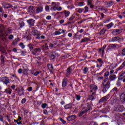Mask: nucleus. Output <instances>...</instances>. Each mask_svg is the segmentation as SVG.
Segmentation results:
<instances>
[{
	"label": "nucleus",
	"mask_w": 125,
	"mask_h": 125,
	"mask_svg": "<svg viewBox=\"0 0 125 125\" xmlns=\"http://www.w3.org/2000/svg\"><path fill=\"white\" fill-rule=\"evenodd\" d=\"M110 84L111 83H110V82H109V78H106L103 82V85H102V88H103V92L105 93V92H107L108 91V90L109 88H110Z\"/></svg>",
	"instance_id": "1"
},
{
	"label": "nucleus",
	"mask_w": 125,
	"mask_h": 125,
	"mask_svg": "<svg viewBox=\"0 0 125 125\" xmlns=\"http://www.w3.org/2000/svg\"><path fill=\"white\" fill-rule=\"evenodd\" d=\"M50 7H51L50 10L53 11H56V10H58V11H61V10H62V7L59 6V3L54 2H52V5H50Z\"/></svg>",
	"instance_id": "2"
},
{
	"label": "nucleus",
	"mask_w": 125,
	"mask_h": 125,
	"mask_svg": "<svg viewBox=\"0 0 125 125\" xmlns=\"http://www.w3.org/2000/svg\"><path fill=\"white\" fill-rule=\"evenodd\" d=\"M27 22L28 24L30 27H33L35 25V20L33 19H31L27 20Z\"/></svg>",
	"instance_id": "3"
},
{
	"label": "nucleus",
	"mask_w": 125,
	"mask_h": 125,
	"mask_svg": "<svg viewBox=\"0 0 125 125\" xmlns=\"http://www.w3.org/2000/svg\"><path fill=\"white\" fill-rule=\"evenodd\" d=\"M110 98V94H108L107 95L104 96L99 101V103H101V102H106L108 101V99Z\"/></svg>",
	"instance_id": "4"
},
{
	"label": "nucleus",
	"mask_w": 125,
	"mask_h": 125,
	"mask_svg": "<svg viewBox=\"0 0 125 125\" xmlns=\"http://www.w3.org/2000/svg\"><path fill=\"white\" fill-rule=\"evenodd\" d=\"M43 11V7L42 6H39L36 7V13H40Z\"/></svg>",
	"instance_id": "5"
},
{
	"label": "nucleus",
	"mask_w": 125,
	"mask_h": 125,
	"mask_svg": "<svg viewBox=\"0 0 125 125\" xmlns=\"http://www.w3.org/2000/svg\"><path fill=\"white\" fill-rule=\"evenodd\" d=\"M2 81L4 83L7 85L8 83H10V81H9V79L7 77H4L2 78Z\"/></svg>",
	"instance_id": "6"
},
{
	"label": "nucleus",
	"mask_w": 125,
	"mask_h": 125,
	"mask_svg": "<svg viewBox=\"0 0 125 125\" xmlns=\"http://www.w3.org/2000/svg\"><path fill=\"white\" fill-rule=\"evenodd\" d=\"M106 47H107V45H104L103 46V47L102 48L99 49V53H102V54L103 55H104V50H105V48H106Z\"/></svg>",
	"instance_id": "7"
},
{
	"label": "nucleus",
	"mask_w": 125,
	"mask_h": 125,
	"mask_svg": "<svg viewBox=\"0 0 125 125\" xmlns=\"http://www.w3.org/2000/svg\"><path fill=\"white\" fill-rule=\"evenodd\" d=\"M28 12H29L31 14H35V8L33 6L29 7Z\"/></svg>",
	"instance_id": "8"
},
{
	"label": "nucleus",
	"mask_w": 125,
	"mask_h": 125,
	"mask_svg": "<svg viewBox=\"0 0 125 125\" xmlns=\"http://www.w3.org/2000/svg\"><path fill=\"white\" fill-rule=\"evenodd\" d=\"M90 89L92 90L90 91V92H92V90H94V91H96L97 90V86L94 84H92L90 86Z\"/></svg>",
	"instance_id": "9"
},
{
	"label": "nucleus",
	"mask_w": 125,
	"mask_h": 125,
	"mask_svg": "<svg viewBox=\"0 0 125 125\" xmlns=\"http://www.w3.org/2000/svg\"><path fill=\"white\" fill-rule=\"evenodd\" d=\"M95 92L92 93V95L89 96V99L90 100H94L95 99Z\"/></svg>",
	"instance_id": "10"
},
{
	"label": "nucleus",
	"mask_w": 125,
	"mask_h": 125,
	"mask_svg": "<svg viewBox=\"0 0 125 125\" xmlns=\"http://www.w3.org/2000/svg\"><path fill=\"white\" fill-rule=\"evenodd\" d=\"M87 4L90 6V8H93L94 7V5H93V3H92L91 0H88Z\"/></svg>",
	"instance_id": "11"
},
{
	"label": "nucleus",
	"mask_w": 125,
	"mask_h": 125,
	"mask_svg": "<svg viewBox=\"0 0 125 125\" xmlns=\"http://www.w3.org/2000/svg\"><path fill=\"white\" fill-rule=\"evenodd\" d=\"M76 119V116L71 115L67 118V120L68 122H71V121H73Z\"/></svg>",
	"instance_id": "12"
},
{
	"label": "nucleus",
	"mask_w": 125,
	"mask_h": 125,
	"mask_svg": "<svg viewBox=\"0 0 125 125\" xmlns=\"http://www.w3.org/2000/svg\"><path fill=\"white\" fill-rule=\"evenodd\" d=\"M120 40H121V38L119 37H115L113 38L111 40V42H117L118 41H120Z\"/></svg>",
	"instance_id": "13"
},
{
	"label": "nucleus",
	"mask_w": 125,
	"mask_h": 125,
	"mask_svg": "<svg viewBox=\"0 0 125 125\" xmlns=\"http://www.w3.org/2000/svg\"><path fill=\"white\" fill-rule=\"evenodd\" d=\"M121 33V30L120 29H116L112 32L113 35H119Z\"/></svg>",
	"instance_id": "14"
},
{
	"label": "nucleus",
	"mask_w": 125,
	"mask_h": 125,
	"mask_svg": "<svg viewBox=\"0 0 125 125\" xmlns=\"http://www.w3.org/2000/svg\"><path fill=\"white\" fill-rule=\"evenodd\" d=\"M120 99L121 101H123V102H125V93H123L121 94L120 96Z\"/></svg>",
	"instance_id": "15"
},
{
	"label": "nucleus",
	"mask_w": 125,
	"mask_h": 125,
	"mask_svg": "<svg viewBox=\"0 0 125 125\" xmlns=\"http://www.w3.org/2000/svg\"><path fill=\"white\" fill-rule=\"evenodd\" d=\"M116 67H117L116 63H112L109 65V69L110 70H113V69H115V68H116Z\"/></svg>",
	"instance_id": "16"
},
{
	"label": "nucleus",
	"mask_w": 125,
	"mask_h": 125,
	"mask_svg": "<svg viewBox=\"0 0 125 125\" xmlns=\"http://www.w3.org/2000/svg\"><path fill=\"white\" fill-rule=\"evenodd\" d=\"M48 69L49 70L51 73H53V66H52V64H48Z\"/></svg>",
	"instance_id": "17"
},
{
	"label": "nucleus",
	"mask_w": 125,
	"mask_h": 125,
	"mask_svg": "<svg viewBox=\"0 0 125 125\" xmlns=\"http://www.w3.org/2000/svg\"><path fill=\"white\" fill-rule=\"evenodd\" d=\"M117 79L116 75H112L109 76V79L111 81H114Z\"/></svg>",
	"instance_id": "18"
},
{
	"label": "nucleus",
	"mask_w": 125,
	"mask_h": 125,
	"mask_svg": "<svg viewBox=\"0 0 125 125\" xmlns=\"http://www.w3.org/2000/svg\"><path fill=\"white\" fill-rule=\"evenodd\" d=\"M31 34L32 36H38V30L36 29H32V32Z\"/></svg>",
	"instance_id": "19"
},
{
	"label": "nucleus",
	"mask_w": 125,
	"mask_h": 125,
	"mask_svg": "<svg viewBox=\"0 0 125 125\" xmlns=\"http://www.w3.org/2000/svg\"><path fill=\"white\" fill-rule=\"evenodd\" d=\"M12 91V90L11 89L8 88L5 90V92L7 93V94H11V92Z\"/></svg>",
	"instance_id": "20"
},
{
	"label": "nucleus",
	"mask_w": 125,
	"mask_h": 125,
	"mask_svg": "<svg viewBox=\"0 0 125 125\" xmlns=\"http://www.w3.org/2000/svg\"><path fill=\"white\" fill-rule=\"evenodd\" d=\"M71 72H72V68L71 66H69L66 70L67 75H70L71 74Z\"/></svg>",
	"instance_id": "21"
},
{
	"label": "nucleus",
	"mask_w": 125,
	"mask_h": 125,
	"mask_svg": "<svg viewBox=\"0 0 125 125\" xmlns=\"http://www.w3.org/2000/svg\"><path fill=\"white\" fill-rule=\"evenodd\" d=\"M88 69H89V68H87V67L84 68V69H83V73L85 74L87 73H89V71L88 70Z\"/></svg>",
	"instance_id": "22"
},
{
	"label": "nucleus",
	"mask_w": 125,
	"mask_h": 125,
	"mask_svg": "<svg viewBox=\"0 0 125 125\" xmlns=\"http://www.w3.org/2000/svg\"><path fill=\"white\" fill-rule=\"evenodd\" d=\"M42 48L43 50H47V49H48V46L47 45V44H45L42 47Z\"/></svg>",
	"instance_id": "23"
},
{
	"label": "nucleus",
	"mask_w": 125,
	"mask_h": 125,
	"mask_svg": "<svg viewBox=\"0 0 125 125\" xmlns=\"http://www.w3.org/2000/svg\"><path fill=\"white\" fill-rule=\"evenodd\" d=\"M70 12L68 11H64V14L65 16V17H69L70 16Z\"/></svg>",
	"instance_id": "24"
},
{
	"label": "nucleus",
	"mask_w": 125,
	"mask_h": 125,
	"mask_svg": "<svg viewBox=\"0 0 125 125\" xmlns=\"http://www.w3.org/2000/svg\"><path fill=\"white\" fill-rule=\"evenodd\" d=\"M113 26H114V23L113 22H111L109 24L106 25L107 29H111Z\"/></svg>",
	"instance_id": "25"
},
{
	"label": "nucleus",
	"mask_w": 125,
	"mask_h": 125,
	"mask_svg": "<svg viewBox=\"0 0 125 125\" xmlns=\"http://www.w3.org/2000/svg\"><path fill=\"white\" fill-rule=\"evenodd\" d=\"M0 60L1 61V63L4 64V57L3 55H1Z\"/></svg>",
	"instance_id": "26"
},
{
	"label": "nucleus",
	"mask_w": 125,
	"mask_h": 125,
	"mask_svg": "<svg viewBox=\"0 0 125 125\" xmlns=\"http://www.w3.org/2000/svg\"><path fill=\"white\" fill-rule=\"evenodd\" d=\"M76 10L79 13H82V12H83V11L84 9L83 8H77L76 9Z\"/></svg>",
	"instance_id": "27"
},
{
	"label": "nucleus",
	"mask_w": 125,
	"mask_h": 125,
	"mask_svg": "<svg viewBox=\"0 0 125 125\" xmlns=\"http://www.w3.org/2000/svg\"><path fill=\"white\" fill-rule=\"evenodd\" d=\"M88 41H89V38H85L84 39H83L81 42H88Z\"/></svg>",
	"instance_id": "28"
},
{
	"label": "nucleus",
	"mask_w": 125,
	"mask_h": 125,
	"mask_svg": "<svg viewBox=\"0 0 125 125\" xmlns=\"http://www.w3.org/2000/svg\"><path fill=\"white\" fill-rule=\"evenodd\" d=\"M66 85H67V81L64 80L62 83V87H65Z\"/></svg>",
	"instance_id": "29"
},
{
	"label": "nucleus",
	"mask_w": 125,
	"mask_h": 125,
	"mask_svg": "<svg viewBox=\"0 0 125 125\" xmlns=\"http://www.w3.org/2000/svg\"><path fill=\"white\" fill-rule=\"evenodd\" d=\"M113 3L114 2H113V1H110L109 2H107L106 4L107 5V7H110V6H112Z\"/></svg>",
	"instance_id": "30"
},
{
	"label": "nucleus",
	"mask_w": 125,
	"mask_h": 125,
	"mask_svg": "<svg viewBox=\"0 0 125 125\" xmlns=\"http://www.w3.org/2000/svg\"><path fill=\"white\" fill-rule=\"evenodd\" d=\"M89 109H86L83 111H82V112H81L79 114V117H82V116H83V114H84V113H86V112H87V111H89Z\"/></svg>",
	"instance_id": "31"
},
{
	"label": "nucleus",
	"mask_w": 125,
	"mask_h": 125,
	"mask_svg": "<svg viewBox=\"0 0 125 125\" xmlns=\"http://www.w3.org/2000/svg\"><path fill=\"white\" fill-rule=\"evenodd\" d=\"M73 106H74V104L70 103L66 105L65 107L67 109H69V108H71V107H73Z\"/></svg>",
	"instance_id": "32"
},
{
	"label": "nucleus",
	"mask_w": 125,
	"mask_h": 125,
	"mask_svg": "<svg viewBox=\"0 0 125 125\" xmlns=\"http://www.w3.org/2000/svg\"><path fill=\"white\" fill-rule=\"evenodd\" d=\"M124 66H125V61L122 63V65L118 68V70H122V69H124Z\"/></svg>",
	"instance_id": "33"
},
{
	"label": "nucleus",
	"mask_w": 125,
	"mask_h": 125,
	"mask_svg": "<svg viewBox=\"0 0 125 125\" xmlns=\"http://www.w3.org/2000/svg\"><path fill=\"white\" fill-rule=\"evenodd\" d=\"M118 90L117 88H114L113 89H112L110 91L111 93H116V92Z\"/></svg>",
	"instance_id": "34"
},
{
	"label": "nucleus",
	"mask_w": 125,
	"mask_h": 125,
	"mask_svg": "<svg viewBox=\"0 0 125 125\" xmlns=\"http://www.w3.org/2000/svg\"><path fill=\"white\" fill-rule=\"evenodd\" d=\"M42 49L41 48H35L33 50V52H41Z\"/></svg>",
	"instance_id": "35"
},
{
	"label": "nucleus",
	"mask_w": 125,
	"mask_h": 125,
	"mask_svg": "<svg viewBox=\"0 0 125 125\" xmlns=\"http://www.w3.org/2000/svg\"><path fill=\"white\" fill-rule=\"evenodd\" d=\"M28 72H29V70L28 69H23L22 73L24 75H27V74H28Z\"/></svg>",
	"instance_id": "36"
},
{
	"label": "nucleus",
	"mask_w": 125,
	"mask_h": 125,
	"mask_svg": "<svg viewBox=\"0 0 125 125\" xmlns=\"http://www.w3.org/2000/svg\"><path fill=\"white\" fill-rule=\"evenodd\" d=\"M67 8H68V9H70V10H72V9H74V8H75V6H73V5H70L67 6Z\"/></svg>",
	"instance_id": "37"
},
{
	"label": "nucleus",
	"mask_w": 125,
	"mask_h": 125,
	"mask_svg": "<svg viewBox=\"0 0 125 125\" xmlns=\"http://www.w3.org/2000/svg\"><path fill=\"white\" fill-rule=\"evenodd\" d=\"M98 62L100 63V65H102L103 64V61H102V59H98L97 60Z\"/></svg>",
	"instance_id": "38"
},
{
	"label": "nucleus",
	"mask_w": 125,
	"mask_h": 125,
	"mask_svg": "<svg viewBox=\"0 0 125 125\" xmlns=\"http://www.w3.org/2000/svg\"><path fill=\"white\" fill-rule=\"evenodd\" d=\"M50 6H46L45 7L46 11H49V10H50Z\"/></svg>",
	"instance_id": "39"
},
{
	"label": "nucleus",
	"mask_w": 125,
	"mask_h": 125,
	"mask_svg": "<svg viewBox=\"0 0 125 125\" xmlns=\"http://www.w3.org/2000/svg\"><path fill=\"white\" fill-rule=\"evenodd\" d=\"M18 42V40L17 39H15L13 41V44L15 45L16 44H17V43Z\"/></svg>",
	"instance_id": "40"
},
{
	"label": "nucleus",
	"mask_w": 125,
	"mask_h": 125,
	"mask_svg": "<svg viewBox=\"0 0 125 125\" xmlns=\"http://www.w3.org/2000/svg\"><path fill=\"white\" fill-rule=\"evenodd\" d=\"M88 10H89V8H88L87 6H85L84 7L85 13H86V12H88Z\"/></svg>",
	"instance_id": "41"
},
{
	"label": "nucleus",
	"mask_w": 125,
	"mask_h": 125,
	"mask_svg": "<svg viewBox=\"0 0 125 125\" xmlns=\"http://www.w3.org/2000/svg\"><path fill=\"white\" fill-rule=\"evenodd\" d=\"M74 19H75V16H72L71 17H70L69 18L68 21H73V20H74Z\"/></svg>",
	"instance_id": "42"
},
{
	"label": "nucleus",
	"mask_w": 125,
	"mask_h": 125,
	"mask_svg": "<svg viewBox=\"0 0 125 125\" xmlns=\"http://www.w3.org/2000/svg\"><path fill=\"white\" fill-rule=\"evenodd\" d=\"M121 108H120V106H118L117 107H115V110L117 112H121Z\"/></svg>",
	"instance_id": "43"
},
{
	"label": "nucleus",
	"mask_w": 125,
	"mask_h": 125,
	"mask_svg": "<svg viewBox=\"0 0 125 125\" xmlns=\"http://www.w3.org/2000/svg\"><path fill=\"white\" fill-rule=\"evenodd\" d=\"M46 106H47V104H42V109H45L46 108Z\"/></svg>",
	"instance_id": "44"
},
{
	"label": "nucleus",
	"mask_w": 125,
	"mask_h": 125,
	"mask_svg": "<svg viewBox=\"0 0 125 125\" xmlns=\"http://www.w3.org/2000/svg\"><path fill=\"white\" fill-rule=\"evenodd\" d=\"M83 2H78V6H80V7L82 6H83Z\"/></svg>",
	"instance_id": "45"
},
{
	"label": "nucleus",
	"mask_w": 125,
	"mask_h": 125,
	"mask_svg": "<svg viewBox=\"0 0 125 125\" xmlns=\"http://www.w3.org/2000/svg\"><path fill=\"white\" fill-rule=\"evenodd\" d=\"M61 32H60V31H55V35H56V36H58L59 35H61Z\"/></svg>",
	"instance_id": "46"
},
{
	"label": "nucleus",
	"mask_w": 125,
	"mask_h": 125,
	"mask_svg": "<svg viewBox=\"0 0 125 125\" xmlns=\"http://www.w3.org/2000/svg\"><path fill=\"white\" fill-rule=\"evenodd\" d=\"M76 100H77L78 101L81 100V96L76 95Z\"/></svg>",
	"instance_id": "47"
},
{
	"label": "nucleus",
	"mask_w": 125,
	"mask_h": 125,
	"mask_svg": "<svg viewBox=\"0 0 125 125\" xmlns=\"http://www.w3.org/2000/svg\"><path fill=\"white\" fill-rule=\"evenodd\" d=\"M59 31H62L61 33V34H65L66 30H64V29H59Z\"/></svg>",
	"instance_id": "48"
},
{
	"label": "nucleus",
	"mask_w": 125,
	"mask_h": 125,
	"mask_svg": "<svg viewBox=\"0 0 125 125\" xmlns=\"http://www.w3.org/2000/svg\"><path fill=\"white\" fill-rule=\"evenodd\" d=\"M39 74H40V72L37 71V72H35L34 73H32V75H34V76H35V77H37L38 76V75H39Z\"/></svg>",
	"instance_id": "49"
},
{
	"label": "nucleus",
	"mask_w": 125,
	"mask_h": 125,
	"mask_svg": "<svg viewBox=\"0 0 125 125\" xmlns=\"http://www.w3.org/2000/svg\"><path fill=\"white\" fill-rule=\"evenodd\" d=\"M21 28H22V27H24L25 26V23H24V22H21L19 23Z\"/></svg>",
	"instance_id": "50"
},
{
	"label": "nucleus",
	"mask_w": 125,
	"mask_h": 125,
	"mask_svg": "<svg viewBox=\"0 0 125 125\" xmlns=\"http://www.w3.org/2000/svg\"><path fill=\"white\" fill-rule=\"evenodd\" d=\"M18 73H19V74H22V73H23V69L21 68L19 69L18 70Z\"/></svg>",
	"instance_id": "51"
},
{
	"label": "nucleus",
	"mask_w": 125,
	"mask_h": 125,
	"mask_svg": "<svg viewBox=\"0 0 125 125\" xmlns=\"http://www.w3.org/2000/svg\"><path fill=\"white\" fill-rule=\"evenodd\" d=\"M109 75H110V72L107 71L104 73V77H109Z\"/></svg>",
	"instance_id": "52"
},
{
	"label": "nucleus",
	"mask_w": 125,
	"mask_h": 125,
	"mask_svg": "<svg viewBox=\"0 0 125 125\" xmlns=\"http://www.w3.org/2000/svg\"><path fill=\"white\" fill-rule=\"evenodd\" d=\"M26 101H27V100H26L25 98L21 100V104H25V103H26Z\"/></svg>",
	"instance_id": "53"
},
{
	"label": "nucleus",
	"mask_w": 125,
	"mask_h": 125,
	"mask_svg": "<svg viewBox=\"0 0 125 125\" xmlns=\"http://www.w3.org/2000/svg\"><path fill=\"white\" fill-rule=\"evenodd\" d=\"M13 38H14V37H13V35H9V36H8V38L9 39V40H13Z\"/></svg>",
	"instance_id": "54"
},
{
	"label": "nucleus",
	"mask_w": 125,
	"mask_h": 125,
	"mask_svg": "<svg viewBox=\"0 0 125 125\" xmlns=\"http://www.w3.org/2000/svg\"><path fill=\"white\" fill-rule=\"evenodd\" d=\"M20 46H21V48H25V45H24V44H23V43H20Z\"/></svg>",
	"instance_id": "55"
},
{
	"label": "nucleus",
	"mask_w": 125,
	"mask_h": 125,
	"mask_svg": "<svg viewBox=\"0 0 125 125\" xmlns=\"http://www.w3.org/2000/svg\"><path fill=\"white\" fill-rule=\"evenodd\" d=\"M59 120H60V121H61V122H62V124H66V122H65V121H64L63 120H62V118H59Z\"/></svg>",
	"instance_id": "56"
},
{
	"label": "nucleus",
	"mask_w": 125,
	"mask_h": 125,
	"mask_svg": "<svg viewBox=\"0 0 125 125\" xmlns=\"http://www.w3.org/2000/svg\"><path fill=\"white\" fill-rule=\"evenodd\" d=\"M46 19L47 20H51V16H47L46 17Z\"/></svg>",
	"instance_id": "57"
},
{
	"label": "nucleus",
	"mask_w": 125,
	"mask_h": 125,
	"mask_svg": "<svg viewBox=\"0 0 125 125\" xmlns=\"http://www.w3.org/2000/svg\"><path fill=\"white\" fill-rule=\"evenodd\" d=\"M28 91H32L33 90V88L32 87H29L27 89Z\"/></svg>",
	"instance_id": "58"
},
{
	"label": "nucleus",
	"mask_w": 125,
	"mask_h": 125,
	"mask_svg": "<svg viewBox=\"0 0 125 125\" xmlns=\"http://www.w3.org/2000/svg\"><path fill=\"white\" fill-rule=\"evenodd\" d=\"M68 37H69V38H72V37H73V34L71 33H69L68 34Z\"/></svg>",
	"instance_id": "59"
},
{
	"label": "nucleus",
	"mask_w": 125,
	"mask_h": 125,
	"mask_svg": "<svg viewBox=\"0 0 125 125\" xmlns=\"http://www.w3.org/2000/svg\"><path fill=\"white\" fill-rule=\"evenodd\" d=\"M100 33L101 35H103L104 34H105V31H104V30H102L100 31Z\"/></svg>",
	"instance_id": "60"
},
{
	"label": "nucleus",
	"mask_w": 125,
	"mask_h": 125,
	"mask_svg": "<svg viewBox=\"0 0 125 125\" xmlns=\"http://www.w3.org/2000/svg\"><path fill=\"white\" fill-rule=\"evenodd\" d=\"M0 121L1 122H3V117L1 115H0Z\"/></svg>",
	"instance_id": "61"
},
{
	"label": "nucleus",
	"mask_w": 125,
	"mask_h": 125,
	"mask_svg": "<svg viewBox=\"0 0 125 125\" xmlns=\"http://www.w3.org/2000/svg\"><path fill=\"white\" fill-rule=\"evenodd\" d=\"M122 54L124 56H125V48L122 50Z\"/></svg>",
	"instance_id": "62"
},
{
	"label": "nucleus",
	"mask_w": 125,
	"mask_h": 125,
	"mask_svg": "<svg viewBox=\"0 0 125 125\" xmlns=\"http://www.w3.org/2000/svg\"><path fill=\"white\" fill-rule=\"evenodd\" d=\"M64 21H64V20H62L60 21V24H63Z\"/></svg>",
	"instance_id": "63"
},
{
	"label": "nucleus",
	"mask_w": 125,
	"mask_h": 125,
	"mask_svg": "<svg viewBox=\"0 0 125 125\" xmlns=\"http://www.w3.org/2000/svg\"><path fill=\"white\" fill-rule=\"evenodd\" d=\"M49 48H50V49H52V48H53V44H50V45H49Z\"/></svg>",
	"instance_id": "64"
}]
</instances>
